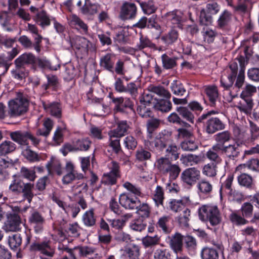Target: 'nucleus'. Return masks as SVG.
Here are the masks:
<instances>
[{"label":"nucleus","instance_id":"nucleus-35","mask_svg":"<svg viewBox=\"0 0 259 259\" xmlns=\"http://www.w3.org/2000/svg\"><path fill=\"white\" fill-rule=\"evenodd\" d=\"M35 63L33 65V70H36L37 68L41 69H49L52 70H56V68H54L51 66V62L46 59V58H41L35 56Z\"/></svg>","mask_w":259,"mask_h":259},{"label":"nucleus","instance_id":"nucleus-25","mask_svg":"<svg viewBox=\"0 0 259 259\" xmlns=\"http://www.w3.org/2000/svg\"><path fill=\"white\" fill-rule=\"evenodd\" d=\"M234 180V176L232 174L228 175L226 180L222 183L220 189V195L222 199L223 195L228 196L233 190L232 184Z\"/></svg>","mask_w":259,"mask_h":259},{"label":"nucleus","instance_id":"nucleus-1","mask_svg":"<svg viewBox=\"0 0 259 259\" xmlns=\"http://www.w3.org/2000/svg\"><path fill=\"white\" fill-rule=\"evenodd\" d=\"M29 105L28 95L23 92H17L15 98L9 102L8 113L11 117L19 116L28 111Z\"/></svg>","mask_w":259,"mask_h":259},{"label":"nucleus","instance_id":"nucleus-39","mask_svg":"<svg viewBox=\"0 0 259 259\" xmlns=\"http://www.w3.org/2000/svg\"><path fill=\"white\" fill-rule=\"evenodd\" d=\"M112 55L108 53L100 59V65L104 69L113 72L114 62L111 60Z\"/></svg>","mask_w":259,"mask_h":259},{"label":"nucleus","instance_id":"nucleus-63","mask_svg":"<svg viewBox=\"0 0 259 259\" xmlns=\"http://www.w3.org/2000/svg\"><path fill=\"white\" fill-rule=\"evenodd\" d=\"M190 211H183L182 214L176 218L179 225L182 227L187 228L189 227V221Z\"/></svg>","mask_w":259,"mask_h":259},{"label":"nucleus","instance_id":"nucleus-41","mask_svg":"<svg viewBox=\"0 0 259 259\" xmlns=\"http://www.w3.org/2000/svg\"><path fill=\"white\" fill-rule=\"evenodd\" d=\"M16 145L10 141H5L0 144V155H6L15 151Z\"/></svg>","mask_w":259,"mask_h":259},{"label":"nucleus","instance_id":"nucleus-7","mask_svg":"<svg viewBox=\"0 0 259 259\" xmlns=\"http://www.w3.org/2000/svg\"><path fill=\"white\" fill-rule=\"evenodd\" d=\"M119 202L120 205L126 209H136L137 210H149V206L147 204H141L139 200L137 201L131 198L125 194H122L120 195Z\"/></svg>","mask_w":259,"mask_h":259},{"label":"nucleus","instance_id":"nucleus-37","mask_svg":"<svg viewBox=\"0 0 259 259\" xmlns=\"http://www.w3.org/2000/svg\"><path fill=\"white\" fill-rule=\"evenodd\" d=\"M170 89L172 93L178 96H183L186 92L183 84L179 80H174L171 83Z\"/></svg>","mask_w":259,"mask_h":259},{"label":"nucleus","instance_id":"nucleus-50","mask_svg":"<svg viewBox=\"0 0 259 259\" xmlns=\"http://www.w3.org/2000/svg\"><path fill=\"white\" fill-rule=\"evenodd\" d=\"M83 178V176L82 174L69 171L63 177L62 182L64 184H69L75 180H81Z\"/></svg>","mask_w":259,"mask_h":259},{"label":"nucleus","instance_id":"nucleus-51","mask_svg":"<svg viewBox=\"0 0 259 259\" xmlns=\"http://www.w3.org/2000/svg\"><path fill=\"white\" fill-rule=\"evenodd\" d=\"M236 78V77L229 74L226 77L222 76L220 79L221 86L225 90H229L232 87Z\"/></svg>","mask_w":259,"mask_h":259},{"label":"nucleus","instance_id":"nucleus-38","mask_svg":"<svg viewBox=\"0 0 259 259\" xmlns=\"http://www.w3.org/2000/svg\"><path fill=\"white\" fill-rule=\"evenodd\" d=\"M231 138V134L228 131L219 133L214 135V138L217 142L215 145H220L225 146V143L229 142Z\"/></svg>","mask_w":259,"mask_h":259},{"label":"nucleus","instance_id":"nucleus-8","mask_svg":"<svg viewBox=\"0 0 259 259\" xmlns=\"http://www.w3.org/2000/svg\"><path fill=\"white\" fill-rule=\"evenodd\" d=\"M137 12L138 8L135 3L124 2L120 7L119 17L122 21L132 20L137 17Z\"/></svg>","mask_w":259,"mask_h":259},{"label":"nucleus","instance_id":"nucleus-34","mask_svg":"<svg viewBox=\"0 0 259 259\" xmlns=\"http://www.w3.org/2000/svg\"><path fill=\"white\" fill-rule=\"evenodd\" d=\"M165 153L166 157L171 161L176 160L179 158L180 148L171 143L165 149Z\"/></svg>","mask_w":259,"mask_h":259},{"label":"nucleus","instance_id":"nucleus-6","mask_svg":"<svg viewBox=\"0 0 259 259\" xmlns=\"http://www.w3.org/2000/svg\"><path fill=\"white\" fill-rule=\"evenodd\" d=\"M196 124L202 125V130L209 135H212L218 131L223 130L226 125L219 117H214L203 119L199 121V119L196 120Z\"/></svg>","mask_w":259,"mask_h":259},{"label":"nucleus","instance_id":"nucleus-56","mask_svg":"<svg viewBox=\"0 0 259 259\" xmlns=\"http://www.w3.org/2000/svg\"><path fill=\"white\" fill-rule=\"evenodd\" d=\"M172 256L168 249H157L154 252V259H172Z\"/></svg>","mask_w":259,"mask_h":259},{"label":"nucleus","instance_id":"nucleus-27","mask_svg":"<svg viewBox=\"0 0 259 259\" xmlns=\"http://www.w3.org/2000/svg\"><path fill=\"white\" fill-rule=\"evenodd\" d=\"M69 25L80 32L86 33L88 31V26L77 15L73 14L70 16Z\"/></svg>","mask_w":259,"mask_h":259},{"label":"nucleus","instance_id":"nucleus-9","mask_svg":"<svg viewBox=\"0 0 259 259\" xmlns=\"http://www.w3.org/2000/svg\"><path fill=\"white\" fill-rule=\"evenodd\" d=\"M30 250L32 251H39L41 254L50 257L54 255L55 252V248L50 240L33 242L30 246Z\"/></svg>","mask_w":259,"mask_h":259},{"label":"nucleus","instance_id":"nucleus-49","mask_svg":"<svg viewBox=\"0 0 259 259\" xmlns=\"http://www.w3.org/2000/svg\"><path fill=\"white\" fill-rule=\"evenodd\" d=\"M81 228L77 223L69 224L65 229L66 234L69 236L77 237L80 235Z\"/></svg>","mask_w":259,"mask_h":259},{"label":"nucleus","instance_id":"nucleus-44","mask_svg":"<svg viewBox=\"0 0 259 259\" xmlns=\"http://www.w3.org/2000/svg\"><path fill=\"white\" fill-rule=\"evenodd\" d=\"M152 154L151 152L146 150L143 147L139 148L136 152V158L139 162H143L150 160Z\"/></svg>","mask_w":259,"mask_h":259},{"label":"nucleus","instance_id":"nucleus-23","mask_svg":"<svg viewBox=\"0 0 259 259\" xmlns=\"http://www.w3.org/2000/svg\"><path fill=\"white\" fill-rule=\"evenodd\" d=\"M176 110L180 114L181 119L184 121L189 124L194 123L195 120L194 115L187 107H177Z\"/></svg>","mask_w":259,"mask_h":259},{"label":"nucleus","instance_id":"nucleus-21","mask_svg":"<svg viewBox=\"0 0 259 259\" xmlns=\"http://www.w3.org/2000/svg\"><path fill=\"white\" fill-rule=\"evenodd\" d=\"M128 128L129 125L127 121H120L118 123L116 128L111 130L108 133V135L112 138H121L127 133Z\"/></svg>","mask_w":259,"mask_h":259},{"label":"nucleus","instance_id":"nucleus-61","mask_svg":"<svg viewBox=\"0 0 259 259\" xmlns=\"http://www.w3.org/2000/svg\"><path fill=\"white\" fill-rule=\"evenodd\" d=\"M199 22L201 25L208 26L212 23V17L204 9H202L200 12Z\"/></svg>","mask_w":259,"mask_h":259},{"label":"nucleus","instance_id":"nucleus-22","mask_svg":"<svg viewBox=\"0 0 259 259\" xmlns=\"http://www.w3.org/2000/svg\"><path fill=\"white\" fill-rule=\"evenodd\" d=\"M189 203L188 199H170L166 202L167 208H169L171 210H182L185 209V210H190L186 207Z\"/></svg>","mask_w":259,"mask_h":259},{"label":"nucleus","instance_id":"nucleus-60","mask_svg":"<svg viewBox=\"0 0 259 259\" xmlns=\"http://www.w3.org/2000/svg\"><path fill=\"white\" fill-rule=\"evenodd\" d=\"M217 164L214 162H211L204 166L202 172L203 174L209 177H213L217 174Z\"/></svg>","mask_w":259,"mask_h":259},{"label":"nucleus","instance_id":"nucleus-11","mask_svg":"<svg viewBox=\"0 0 259 259\" xmlns=\"http://www.w3.org/2000/svg\"><path fill=\"white\" fill-rule=\"evenodd\" d=\"M7 222L4 226L7 232H15L20 229L22 223L21 217L17 211H9L6 213Z\"/></svg>","mask_w":259,"mask_h":259},{"label":"nucleus","instance_id":"nucleus-2","mask_svg":"<svg viewBox=\"0 0 259 259\" xmlns=\"http://www.w3.org/2000/svg\"><path fill=\"white\" fill-rule=\"evenodd\" d=\"M35 56L31 53H24L19 56L14 61L15 69L11 71L13 77L19 80H22L26 76L25 68L30 67L33 70L35 63Z\"/></svg>","mask_w":259,"mask_h":259},{"label":"nucleus","instance_id":"nucleus-54","mask_svg":"<svg viewBox=\"0 0 259 259\" xmlns=\"http://www.w3.org/2000/svg\"><path fill=\"white\" fill-rule=\"evenodd\" d=\"M120 138H112L109 136V146L114 153L118 154L123 153L120 143Z\"/></svg>","mask_w":259,"mask_h":259},{"label":"nucleus","instance_id":"nucleus-17","mask_svg":"<svg viewBox=\"0 0 259 259\" xmlns=\"http://www.w3.org/2000/svg\"><path fill=\"white\" fill-rule=\"evenodd\" d=\"M138 218L134 220L131 223V228L135 231L141 232L145 230L147 226V219L150 216V211H144Z\"/></svg>","mask_w":259,"mask_h":259},{"label":"nucleus","instance_id":"nucleus-48","mask_svg":"<svg viewBox=\"0 0 259 259\" xmlns=\"http://www.w3.org/2000/svg\"><path fill=\"white\" fill-rule=\"evenodd\" d=\"M47 108L50 109L51 115L57 118L62 116L61 104L59 102H53L48 105Z\"/></svg>","mask_w":259,"mask_h":259},{"label":"nucleus","instance_id":"nucleus-15","mask_svg":"<svg viewBox=\"0 0 259 259\" xmlns=\"http://www.w3.org/2000/svg\"><path fill=\"white\" fill-rule=\"evenodd\" d=\"M160 38L166 47L174 46L178 41L182 42L179 31L175 28L170 29L167 33L163 34Z\"/></svg>","mask_w":259,"mask_h":259},{"label":"nucleus","instance_id":"nucleus-18","mask_svg":"<svg viewBox=\"0 0 259 259\" xmlns=\"http://www.w3.org/2000/svg\"><path fill=\"white\" fill-rule=\"evenodd\" d=\"M232 14L227 10H224L220 15L217 20V27L222 30H227L230 27L232 21Z\"/></svg>","mask_w":259,"mask_h":259},{"label":"nucleus","instance_id":"nucleus-46","mask_svg":"<svg viewBox=\"0 0 259 259\" xmlns=\"http://www.w3.org/2000/svg\"><path fill=\"white\" fill-rule=\"evenodd\" d=\"M81 12L85 15H94L97 12V5L92 4L90 0H85L84 4L81 8Z\"/></svg>","mask_w":259,"mask_h":259},{"label":"nucleus","instance_id":"nucleus-40","mask_svg":"<svg viewBox=\"0 0 259 259\" xmlns=\"http://www.w3.org/2000/svg\"><path fill=\"white\" fill-rule=\"evenodd\" d=\"M197 187L199 194L208 195L212 190V185L205 179L200 180L197 184Z\"/></svg>","mask_w":259,"mask_h":259},{"label":"nucleus","instance_id":"nucleus-45","mask_svg":"<svg viewBox=\"0 0 259 259\" xmlns=\"http://www.w3.org/2000/svg\"><path fill=\"white\" fill-rule=\"evenodd\" d=\"M253 205L259 209V193L255 194L250 202H244L239 210H252Z\"/></svg>","mask_w":259,"mask_h":259},{"label":"nucleus","instance_id":"nucleus-14","mask_svg":"<svg viewBox=\"0 0 259 259\" xmlns=\"http://www.w3.org/2000/svg\"><path fill=\"white\" fill-rule=\"evenodd\" d=\"M199 218L202 222H209L212 226L220 223L221 216L220 211H198Z\"/></svg>","mask_w":259,"mask_h":259},{"label":"nucleus","instance_id":"nucleus-29","mask_svg":"<svg viewBox=\"0 0 259 259\" xmlns=\"http://www.w3.org/2000/svg\"><path fill=\"white\" fill-rule=\"evenodd\" d=\"M47 83H44L41 85L45 91H47L50 88H52V91H57L59 89V82L58 77L55 75H46Z\"/></svg>","mask_w":259,"mask_h":259},{"label":"nucleus","instance_id":"nucleus-59","mask_svg":"<svg viewBox=\"0 0 259 259\" xmlns=\"http://www.w3.org/2000/svg\"><path fill=\"white\" fill-rule=\"evenodd\" d=\"M10 247L13 249H17L22 243V237L19 234H15L10 236L8 240Z\"/></svg>","mask_w":259,"mask_h":259},{"label":"nucleus","instance_id":"nucleus-55","mask_svg":"<svg viewBox=\"0 0 259 259\" xmlns=\"http://www.w3.org/2000/svg\"><path fill=\"white\" fill-rule=\"evenodd\" d=\"M33 186V184H31V183H28L25 184L24 183L22 187L21 193L23 194L24 197L29 202H30L33 197V194L32 193Z\"/></svg>","mask_w":259,"mask_h":259},{"label":"nucleus","instance_id":"nucleus-24","mask_svg":"<svg viewBox=\"0 0 259 259\" xmlns=\"http://www.w3.org/2000/svg\"><path fill=\"white\" fill-rule=\"evenodd\" d=\"M34 19L36 23L44 29L51 25L52 18H50L46 11L41 10L37 13Z\"/></svg>","mask_w":259,"mask_h":259},{"label":"nucleus","instance_id":"nucleus-31","mask_svg":"<svg viewBox=\"0 0 259 259\" xmlns=\"http://www.w3.org/2000/svg\"><path fill=\"white\" fill-rule=\"evenodd\" d=\"M237 181L241 187L246 189H252L253 188V179L250 175L243 173L237 177Z\"/></svg>","mask_w":259,"mask_h":259},{"label":"nucleus","instance_id":"nucleus-26","mask_svg":"<svg viewBox=\"0 0 259 259\" xmlns=\"http://www.w3.org/2000/svg\"><path fill=\"white\" fill-rule=\"evenodd\" d=\"M143 12L146 15H150L154 13L157 10L158 7L154 0H148L142 1L138 0Z\"/></svg>","mask_w":259,"mask_h":259},{"label":"nucleus","instance_id":"nucleus-57","mask_svg":"<svg viewBox=\"0 0 259 259\" xmlns=\"http://www.w3.org/2000/svg\"><path fill=\"white\" fill-rule=\"evenodd\" d=\"M126 255L129 259H139L140 247L136 244H132L127 248Z\"/></svg>","mask_w":259,"mask_h":259},{"label":"nucleus","instance_id":"nucleus-43","mask_svg":"<svg viewBox=\"0 0 259 259\" xmlns=\"http://www.w3.org/2000/svg\"><path fill=\"white\" fill-rule=\"evenodd\" d=\"M161 61L162 66L165 69H171L177 66L176 58L170 57L166 54L162 55Z\"/></svg>","mask_w":259,"mask_h":259},{"label":"nucleus","instance_id":"nucleus-33","mask_svg":"<svg viewBox=\"0 0 259 259\" xmlns=\"http://www.w3.org/2000/svg\"><path fill=\"white\" fill-rule=\"evenodd\" d=\"M167 121L170 123L185 128H188L191 126L189 123L184 121L182 119H181L178 113L175 112L169 115L167 118Z\"/></svg>","mask_w":259,"mask_h":259},{"label":"nucleus","instance_id":"nucleus-32","mask_svg":"<svg viewBox=\"0 0 259 259\" xmlns=\"http://www.w3.org/2000/svg\"><path fill=\"white\" fill-rule=\"evenodd\" d=\"M160 123L159 119L157 118H151L149 119L147 122V139L152 140L154 133L159 127Z\"/></svg>","mask_w":259,"mask_h":259},{"label":"nucleus","instance_id":"nucleus-62","mask_svg":"<svg viewBox=\"0 0 259 259\" xmlns=\"http://www.w3.org/2000/svg\"><path fill=\"white\" fill-rule=\"evenodd\" d=\"M23 156L29 161L35 162L39 160L38 155L34 151L30 149V146L26 147V148L23 151Z\"/></svg>","mask_w":259,"mask_h":259},{"label":"nucleus","instance_id":"nucleus-42","mask_svg":"<svg viewBox=\"0 0 259 259\" xmlns=\"http://www.w3.org/2000/svg\"><path fill=\"white\" fill-rule=\"evenodd\" d=\"M29 221L31 224H37V226L35 227V231L39 232L41 230V225L44 222V219L41 215L38 212L35 211L32 213L29 218Z\"/></svg>","mask_w":259,"mask_h":259},{"label":"nucleus","instance_id":"nucleus-28","mask_svg":"<svg viewBox=\"0 0 259 259\" xmlns=\"http://www.w3.org/2000/svg\"><path fill=\"white\" fill-rule=\"evenodd\" d=\"M183 236L180 233H176L170 240L169 245L170 248L176 253H178L183 249Z\"/></svg>","mask_w":259,"mask_h":259},{"label":"nucleus","instance_id":"nucleus-12","mask_svg":"<svg viewBox=\"0 0 259 259\" xmlns=\"http://www.w3.org/2000/svg\"><path fill=\"white\" fill-rule=\"evenodd\" d=\"M200 178V172L195 167L188 168L181 174L182 181L186 185L192 186L194 185Z\"/></svg>","mask_w":259,"mask_h":259},{"label":"nucleus","instance_id":"nucleus-5","mask_svg":"<svg viewBox=\"0 0 259 259\" xmlns=\"http://www.w3.org/2000/svg\"><path fill=\"white\" fill-rule=\"evenodd\" d=\"M11 139L21 146H29V140L31 141L33 145L36 147L40 142V140L34 136L30 132L17 131L11 132L10 134Z\"/></svg>","mask_w":259,"mask_h":259},{"label":"nucleus","instance_id":"nucleus-47","mask_svg":"<svg viewBox=\"0 0 259 259\" xmlns=\"http://www.w3.org/2000/svg\"><path fill=\"white\" fill-rule=\"evenodd\" d=\"M156 163L157 168L163 174H166V171H167V169L171 164L170 159L163 157L158 159Z\"/></svg>","mask_w":259,"mask_h":259},{"label":"nucleus","instance_id":"nucleus-52","mask_svg":"<svg viewBox=\"0 0 259 259\" xmlns=\"http://www.w3.org/2000/svg\"><path fill=\"white\" fill-rule=\"evenodd\" d=\"M132 217L131 213H126L121 218L112 220V226L116 229H121L125 225L126 222Z\"/></svg>","mask_w":259,"mask_h":259},{"label":"nucleus","instance_id":"nucleus-36","mask_svg":"<svg viewBox=\"0 0 259 259\" xmlns=\"http://www.w3.org/2000/svg\"><path fill=\"white\" fill-rule=\"evenodd\" d=\"M76 151H87L91 147L92 142L89 138H82L74 141Z\"/></svg>","mask_w":259,"mask_h":259},{"label":"nucleus","instance_id":"nucleus-19","mask_svg":"<svg viewBox=\"0 0 259 259\" xmlns=\"http://www.w3.org/2000/svg\"><path fill=\"white\" fill-rule=\"evenodd\" d=\"M220 155H223L221 146L220 145H213L206 152V156L209 160L217 164L222 161V158Z\"/></svg>","mask_w":259,"mask_h":259},{"label":"nucleus","instance_id":"nucleus-64","mask_svg":"<svg viewBox=\"0 0 259 259\" xmlns=\"http://www.w3.org/2000/svg\"><path fill=\"white\" fill-rule=\"evenodd\" d=\"M24 183L20 180H14L9 186V189L15 194L21 193Z\"/></svg>","mask_w":259,"mask_h":259},{"label":"nucleus","instance_id":"nucleus-3","mask_svg":"<svg viewBox=\"0 0 259 259\" xmlns=\"http://www.w3.org/2000/svg\"><path fill=\"white\" fill-rule=\"evenodd\" d=\"M108 96L114 105V113H119L128 117L135 113L134 103L130 98L122 97H115L112 93H110Z\"/></svg>","mask_w":259,"mask_h":259},{"label":"nucleus","instance_id":"nucleus-16","mask_svg":"<svg viewBox=\"0 0 259 259\" xmlns=\"http://www.w3.org/2000/svg\"><path fill=\"white\" fill-rule=\"evenodd\" d=\"M152 107L155 110L162 112H168L172 109V104L169 99H157L151 98Z\"/></svg>","mask_w":259,"mask_h":259},{"label":"nucleus","instance_id":"nucleus-30","mask_svg":"<svg viewBox=\"0 0 259 259\" xmlns=\"http://www.w3.org/2000/svg\"><path fill=\"white\" fill-rule=\"evenodd\" d=\"M200 256L201 259H219V252L213 247L206 246L202 249Z\"/></svg>","mask_w":259,"mask_h":259},{"label":"nucleus","instance_id":"nucleus-58","mask_svg":"<svg viewBox=\"0 0 259 259\" xmlns=\"http://www.w3.org/2000/svg\"><path fill=\"white\" fill-rule=\"evenodd\" d=\"M151 91L165 99H170L171 97L170 93L162 86H153L151 88Z\"/></svg>","mask_w":259,"mask_h":259},{"label":"nucleus","instance_id":"nucleus-20","mask_svg":"<svg viewBox=\"0 0 259 259\" xmlns=\"http://www.w3.org/2000/svg\"><path fill=\"white\" fill-rule=\"evenodd\" d=\"M141 105L138 106L137 109L138 113L143 118H148L152 116L153 113L150 107L152 106V101L150 100L146 101L145 99L141 100Z\"/></svg>","mask_w":259,"mask_h":259},{"label":"nucleus","instance_id":"nucleus-4","mask_svg":"<svg viewBox=\"0 0 259 259\" xmlns=\"http://www.w3.org/2000/svg\"><path fill=\"white\" fill-rule=\"evenodd\" d=\"M172 142V132L164 130L160 132L153 140L148 139L145 141L144 145L145 146H151L155 150L161 152Z\"/></svg>","mask_w":259,"mask_h":259},{"label":"nucleus","instance_id":"nucleus-10","mask_svg":"<svg viewBox=\"0 0 259 259\" xmlns=\"http://www.w3.org/2000/svg\"><path fill=\"white\" fill-rule=\"evenodd\" d=\"M221 146L223 155H225L229 160H236L243 151L242 144L238 142H235L225 146Z\"/></svg>","mask_w":259,"mask_h":259},{"label":"nucleus","instance_id":"nucleus-13","mask_svg":"<svg viewBox=\"0 0 259 259\" xmlns=\"http://www.w3.org/2000/svg\"><path fill=\"white\" fill-rule=\"evenodd\" d=\"M206 97H203L204 103L211 107L216 106L217 101L219 98V91L216 85H208L204 89Z\"/></svg>","mask_w":259,"mask_h":259},{"label":"nucleus","instance_id":"nucleus-53","mask_svg":"<svg viewBox=\"0 0 259 259\" xmlns=\"http://www.w3.org/2000/svg\"><path fill=\"white\" fill-rule=\"evenodd\" d=\"M182 163L187 165H192L193 163H197L199 161L198 156L193 154H182L180 158Z\"/></svg>","mask_w":259,"mask_h":259}]
</instances>
